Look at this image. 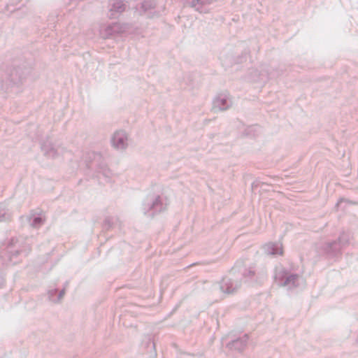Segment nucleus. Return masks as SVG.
<instances>
[{"label": "nucleus", "mask_w": 358, "mask_h": 358, "mask_svg": "<svg viewBox=\"0 0 358 358\" xmlns=\"http://www.w3.org/2000/svg\"><path fill=\"white\" fill-rule=\"evenodd\" d=\"M5 248L1 255L3 264H15L20 255H27L31 250L30 246L26 244L22 238H11L3 243Z\"/></svg>", "instance_id": "1"}, {"label": "nucleus", "mask_w": 358, "mask_h": 358, "mask_svg": "<svg viewBox=\"0 0 358 358\" xmlns=\"http://www.w3.org/2000/svg\"><path fill=\"white\" fill-rule=\"evenodd\" d=\"M275 281L280 287H285L289 289L303 286V278L296 273H291L284 268H276L275 271Z\"/></svg>", "instance_id": "2"}, {"label": "nucleus", "mask_w": 358, "mask_h": 358, "mask_svg": "<svg viewBox=\"0 0 358 358\" xmlns=\"http://www.w3.org/2000/svg\"><path fill=\"white\" fill-rule=\"evenodd\" d=\"M166 206V203L159 196H157L155 198H148L143 204V211L145 215L152 211L150 215L153 216L155 213L164 211Z\"/></svg>", "instance_id": "3"}, {"label": "nucleus", "mask_w": 358, "mask_h": 358, "mask_svg": "<svg viewBox=\"0 0 358 358\" xmlns=\"http://www.w3.org/2000/svg\"><path fill=\"white\" fill-rule=\"evenodd\" d=\"M232 106V100L229 93L222 92L218 94L213 101V110L214 111H224L230 108Z\"/></svg>", "instance_id": "4"}, {"label": "nucleus", "mask_w": 358, "mask_h": 358, "mask_svg": "<svg viewBox=\"0 0 358 358\" xmlns=\"http://www.w3.org/2000/svg\"><path fill=\"white\" fill-rule=\"evenodd\" d=\"M127 27L125 24L115 22L101 27L100 35L103 38H113L124 33Z\"/></svg>", "instance_id": "5"}, {"label": "nucleus", "mask_w": 358, "mask_h": 358, "mask_svg": "<svg viewBox=\"0 0 358 358\" xmlns=\"http://www.w3.org/2000/svg\"><path fill=\"white\" fill-rule=\"evenodd\" d=\"M241 285V282L236 277L226 276L222 279L219 287L222 293L229 294L236 292Z\"/></svg>", "instance_id": "6"}, {"label": "nucleus", "mask_w": 358, "mask_h": 358, "mask_svg": "<svg viewBox=\"0 0 358 358\" xmlns=\"http://www.w3.org/2000/svg\"><path fill=\"white\" fill-rule=\"evenodd\" d=\"M113 147L117 150H123L128 146V136L124 131L119 130L114 133L111 138Z\"/></svg>", "instance_id": "7"}, {"label": "nucleus", "mask_w": 358, "mask_h": 358, "mask_svg": "<svg viewBox=\"0 0 358 358\" xmlns=\"http://www.w3.org/2000/svg\"><path fill=\"white\" fill-rule=\"evenodd\" d=\"M141 15H146L148 17H154L159 15L160 10L157 8L155 0H145L141 6Z\"/></svg>", "instance_id": "8"}, {"label": "nucleus", "mask_w": 358, "mask_h": 358, "mask_svg": "<svg viewBox=\"0 0 358 358\" xmlns=\"http://www.w3.org/2000/svg\"><path fill=\"white\" fill-rule=\"evenodd\" d=\"M241 262H237L235 267L233 268V271L238 269L245 282L254 280L256 275L255 264H251L248 266L245 265L243 267H241Z\"/></svg>", "instance_id": "9"}, {"label": "nucleus", "mask_w": 358, "mask_h": 358, "mask_svg": "<svg viewBox=\"0 0 358 358\" xmlns=\"http://www.w3.org/2000/svg\"><path fill=\"white\" fill-rule=\"evenodd\" d=\"M108 7V17L114 19L125 10L127 6L122 0H111Z\"/></svg>", "instance_id": "10"}, {"label": "nucleus", "mask_w": 358, "mask_h": 358, "mask_svg": "<svg viewBox=\"0 0 358 358\" xmlns=\"http://www.w3.org/2000/svg\"><path fill=\"white\" fill-rule=\"evenodd\" d=\"M41 149L45 156L50 158L57 157L63 154L64 148L61 146H56L50 143H44L41 145Z\"/></svg>", "instance_id": "11"}, {"label": "nucleus", "mask_w": 358, "mask_h": 358, "mask_svg": "<svg viewBox=\"0 0 358 358\" xmlns=\"http://www.w3.org/2000/svg\"><path fill=\"white\" fill-rule=\"evenodd\" d=\"M215 0H192L190 6L200 13H207L210 10V5Z\"/></svg>", "instance_id": "12"}, {"label": "nucleus", "mask_w": 358, "mask_h": 358, "mask_svg": "<svg viewBox=\"0 0 358 358\" xmlns=\"http://www.w3.org/2000/svg\"><path fill=\"white\" fill-rule=\"evenodd\" d=\"M269 78L266 66H262L260 70H255L251 73V80L253 82L265 83Z\"/></svg>", "instance_id": "13"}, {"label": "nucleus", "mask_w": 358, "mask_h": 358, "mask_svg": "<svg viewBox=\"0 0 358 358\" xmlns=\"http://www.w3.org/2000/svg\"><path fill=\"white\" fill-rule=\"evenodd\" d=\"M343 248L337 241L326 243L324 251L330 257H336Z\"/></svg>", "instance_id": "14"}, {"label": "nucleus", "mask_w": 358, "mask_h": 358, "mask_svg": "<svg viewBox=\"0 0 358 358\" xmlns=\"http://www.w3.org/2000/svg\"><path fill=\"white\" fill-rule=\"evenodd\" d=\"M248 341V336L247 334H245L243 337L239 338L238 339H236L234 341H232L231 342L229 343L227 346L230 350H238L239 352L243 350V349L245 348L247 343Z\"/></svg>", "instance_id": "15"}, {"label": "nucleus", "mask_w": 358, "mask_h": 358, "mask_svg": "<svg viewBox=\"0 0 358 358\" xmlns=\"http://www.w3.org/2000/svg\"><path fill=\"white\" fill-rule=\"evenodd\" d=\"M264 252L267 255H276L282 254V244L280 243H268L264 245Z\"/></svg>", "instance_id": "16"}, {"label": "nucleus", "mask_w": 358, "mask_h": 358, "mask_svg": "<svg viewBox=\"0 0 358 358\" xmlns=\"http://www.w3.org/2000/svg\"><path fill=\"white\" fill-rule=\"evenodd\" d=\"M45 220L39 215H33L29 217V223L33 228L38 229L42 226L44 223Z\"/></svg>", "instance_id": "17"}, {"label": "nucleus", "mask_w": 358, "mask_h": 358, "mask_svg": "<svg viewBox=\"0 0 358 358\" xmlns=\"http://www.w3.org/2000/svg\"><path fill=\"white\" fill-rule=\"evenodd\" d=\"M17 83V79L13 77V73L10 76L9 78L6 79V80L1 81L0 84V89L4 91H8L9 87Z\"/></svg>", "instance_id": "18"}, {"label": "nucleus", "mask_w": 358, "mask_h": 358, "mask_svg": "<svg viewBox=\"0 0 358 358\" xmlns=\"http://www.w3.org/2000/svg\"><path fill=\"white\" fill-rule=\"evenodd\" d=\"M10 217V215L8 213L5 205L3 203H0V222L7 220Z\"/></svg>", "instance_id": "19"}, {"label": "nucleus", "mask_w": 358, "mask_h": 358, "mask_svg": "<svg viewBox=\"0 0 358 358\" xmlns=\"http://www.w3.org/2000/svg\"><path fill=\"white\" fill-rule=\"evenodd\" d=\"M337 241L341 243L343 248H344L350 243V234L347 233H342Z\"/></svg>", "instance_id": "20"}, {"label": "nucleus", "mask_w": 358, "mask_h": 358, "mask_svg": "<svg viewBox=\"0 0 358 358\" xmlns=\"http://www.w3.org/2000/svg\"><path fill=\"white\" fill-rule=\"evenodd\" d=\"M69 285V282L66 281L64 285V287L59 292L58 296L56 298V303L59 302L65 294V289Z\"/></svg>", "instance_id": "21"}, {"label": "nucleus", "mask_w": 358, "mask_h": 358, "mask_svg": "<svg viewBox=\"0 0 358 358\" xmlns=\"http://www.w3.org/2000/svg\"><path fill=\"white\" fill-rule=\"evenodd\" d=\"M57 292V289L49 290L48 292L49 299L54 303H56V299L55 298V295Z\"/></svg>", "instance_id": "22"}, {"label": "nucleus", "mask_w": 358, "mask_h": 358, "mask_svg": "<svg viewBox=\"0 0 358 358\" xmlns=\"http://www.w3.org/2000/svg\"><path fill=\"white\" fill-rule=\"evenodd\" d=\"M102 174L106 178H110L112 173L110 169L106 168L102 170Z\"/></svg>", "instance_id": "23"}, {"label": "nucleus", "mask_w": 358, "mask_h": 358, "mask_svg": "<svg viewBox=\"0 0 358 358\" xmlns=\"http://www.w3.org/2000/svg\"><path fill=\"white\" fill-rule=\"evenodd\" d=\"M258 129H259V127L258 126H252V127H250V128H248L249 132H250L252 131H257Z\"/></svg>", "instance_id": "24"}, {"label": "nucleus", "mask_w": 358, "mask_h": 358, "mask_svg": "<svg viewBox=\"0 0 358 358\" xmlns=\"http://www.w3.org/2000/svg\"><path fill=\"white\" fill-rule=\"evenodd\" d=\"M4 278L2 273L0 272V287L3 284Z\"/></svg>", "instance_id": "25"}, {"label": "nucleus", "mask_w": 358, "mask_h": 358, "mask_svg": "<svg viewBox=\"0 0 358 358\" xmlns=\"http://www.w3.org/2000/svg\"><path fill=\"white\" fill-rule=\"evenodd\" d=\"M343 201H347L345 199H341L340 200H338V201L336 203V206L338 208L341 203L343 202Z\"/></svg>", "instance_id": "26"}]
</instances>
